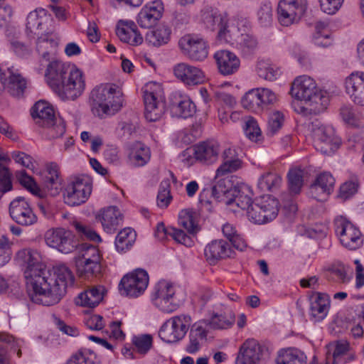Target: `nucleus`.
Listing matches in <instances>:
<instances>
[{
	"instance_id": "1",
	"label": "nucleus",
	"mask_w": 364,
	"mask_h": 364,
	"mask_svg": "<svg viewBox=\"0 0 364 364\" xmlns=\"http://www.w3.org/2000/svg\"><path fill=\"white\" fill-rule=\"evenodd\" d=\"M75 277L71 270L65 264L53 267V272L45 269L42 277L34 282V292L31 295L33 302L43 306L58 304L66 293V289L74 283Z\"/></svg>"
},
{
	"instance_id": "2",
	"label": "nucleus",
	"mask_w": 364,
	"mask_h": 364,
	"mask_svg": "<svg viewBox=\"0 0 364 364\" xmlns=\"http://www.w3.org/2000/svg\"><path fill=\"white\" fill-rule=\"evenodd\" d=\"M45 77L50 87L63 100H75L85 87L82 72L60 60L48 63Z\"/></svg>"
},
{
	"instance_id": "3",
	"label": "nucleus",
	"mask_w": 364,
	"mask_h": 364,
	"mask_svg": "<svg viewBox=\"0 0 364 364\" xmlns=\"http://www.w3.org/2000/svg\"><path fill=\"white\" fill-rule=\"evenodd\" d=\"M291 94L297 100L304 101L309 106H314L315 112L324 109L328 103L326 93L320 90L315 80L308 75L297 77L294 80Z\"/></svg>"
},
{
	"instance_id": "4",
	"label": "nucleus",
	"mask_w": 364,
	"mask_h": 364,
	"mask_svg": "<svg viewBox=\"0 0 364 364\" xmlns=\"http://www.w3.org/2000/svg\"><path fill=\"white\" fill-rule=\"evenodd\" d=\"M91 98L92 107L97 109L99 116L114 114L122 107V90L113 84L102 85L95 88L91 92Z\"/></svg>"
},
{
	"instance_id": "5",
	"label": "nucleus",
	"mask_w": 364,
	"mask_h": 364,
	"mask_svg": "<svg viewBox=\"0 0 364 364\" xmlns=\"http://www.w3.org/2000/svg\"><path fill=\"white\" fill-rule=\"evenodd\" d=\"M143 92L146 119L149 122L159 120L166 110V100L161 85L149 82L144 85Z\"/></svg>"
},
{
	"instance_id": "6",
	"label": "nucleus",
	"mask_w": 364,
	"mask_h": 364,
	"mask_svg": "<svg viewBox=\"0 0 364 364\" xmlns=\"http://www.w3.org/2000/svg\"><path fill=\"white\" fill-rule=\"evenodd\" d=\"M314 139L315 149L324 154H333L341 144L339 138L335 136L331 127L324 126L321 121L315 119L309 125Z\"/></svg>"
},
{
	"instance_id": "7",
	"label": "nucleus",
	"mask_w": 364,
	"mask_h": 364,
	"mask_svg": "<svg viewBox=\"0 0 364 364\" xmlns=\"http://www.w3.org/2000/svg\"><path fill=\"white\" fill-rule=\"evenodd\" d=\"M101 256L99 250L92 245L82 246L75 257V266L78 276L85 279L97 277L101 272Z\"/></svg>"
},
{
	"instance_id": "8",
	"label": "nucleus",
	"mask_w": 364,
	"mask_h": 364,
	"mask_svg": "<svg viewBox=\"0 0 364 364\" xmlns=\"http://www.w3.org/2000/svg\"><path fill=\"white\" fill-rule=\"evenodd\" d=\"M16 263L22 267L25 278L32 286L34 291V282L38 277H42L46 265L41 262L39 253L31 249H22L15 255Z\"/></svg>"
},
{
	"instance_id": "9",
	"label": "nucleus",
	"mask_w": 364,
	"mask_h": 364,
	"mask_svg": "<svg viewBox=\"0 0 364 364\" xmlns=\"http://www.w3.org/2000/svg\"><path fill=\"white\" fill-rule=\"evenodd\" d=\"M191 321L189 315L181 314L173 316L161 326L159 336L164 342L177 343L185 337L191 325Z\"/></svg>"
},
{
	"instance_id": "10",
	"label": "nucleus",
	"mask_w": 364,
	"mask_h": 364,
	"mask_svg": "<svg viewBox=\"0 0 364 364\" xmlns=\"http://www.w3.org/2000/svg\"><path fill=\"white\" fill-rule=\"evenodd\" d=\"M91 192L92 183L88 177H74L63 192L64 201L70 206L80 205L87 200Z\"/></svg>"
},
{
	"instance_id": "11",
	"label": "nucleus",
	"mask_w": 364,
	"mask_h": 364,
	"mask_svg": "<svg viewBox=\"0 0 364 364\" xmlns=\"http://www.w3.org/2000/svg\"><path fill=\"white\" fill-rule=\"evenodd\" d=\"M334 225L336 233L343 247L354 250L363 245V236L359 228L352 223L340 216L336 218Z\"/></svg>"
},
{
	"instance_id": "12",
	"label": "nucleus",
	"mask_w": 364,
	"mask_h": 364,
	"mask_svg": "<svg viewBox=\"0 0 364 364\" xmlns=\"http://www.w3.org/2000/svg\"><path fill=\"white\" fill-rule=\"evenodd\" d=\"M277 100V96L272 90L266 87H257L247 92L241 102L244 108L258 112L274 104Z\"/></svg>"
},
{
	"instance_id": "13",
	"label": "nucleus",
	"mask_w": 364,
	"mask_h": 364,
	"mask_svg": "<svg viewBox=\"0 0 364 364\" xmlns=\"http://www.w3.org/2000/svg\"><path fill=\"white\" fill-rule=\"evenodd\" d=\"M307 0H280L277 18L281 25L289 26L298 23L306 11Z\"/></svg>"
},
{
	"instance_id": "14",
	"label": "nucleus",
	"mask_w": 364,
	"mask_h": 364,
	"mask_svg": "<svg viewBox=\"0 0 364 364\" xmlns=\"http://www.w3.org/2000/svg\"><path fill=\"white\" fill-rule=\"evenodd\" d=\"M50 21V16L47 11L41 8L31 11L26 18V32L29 36H37V51L42 43H46L42 37L49 33L48 23Z\"/></svg>"
},
{
	"instance_id": "15",
	"label": "nucleus",
	"mask_w": 364,
	"mask_h": 364,
	"mask_svg": "<svg viewBox=\"0 0 364 364\" xmlns=\"http://www.w3.org/2000/svg\"><path fill=\"white\" fill-rule=\"evenodd\" d=\"M148 273L142 269L124 275L119 284L122 294L129 297H138L141 295L149 284Z\"/></svg>"
},
{
	"instance_id": "16",
	"label": "nucleus",
	"mask_w": 364,
	"mask_h": 364,
	"mask_svg": "<svg viewBox=\"0 0 364 364\" xmlns=\"http://www.w3.org/2000/svg\"><path fill=\"white\" fill-rule=\"evenodd\" d=\"M46 243L62 253L68 254L73 252L77 247L75 235L70 230L63 228L48 230L44 235Z\"/></svg>"
},
{
	"instance_id": "17",
	"label": "nucleus",
	"mask_w": 364,
	"mask_h": 364,
	"mask_svg": "<svg viewBox=\"0 0 364 364\" xmlns=\"http://www.w3.org/2000/svg\"><path fill=\"white\" fill-rule=\"evenodd\" d=\"M173 286L166 281L159 282L155 287L152 301L156 307L164 313H172L178 308Z\"/></svg>"
},
{
	"instance_id": "18",
	"label": "nucleus",
	"mask_w": 364,
	"mask_h": 364,
	"mask_svg": "<svg viewBox=\"0 0 364 364\" xmlns=\"http://www.w3.org/2000/svg\"><path fill=\"white\" fill-rule=\"evenodd\" d=\"M26 80L13 67L2 71L0 68V95L6 89L14 97L20 98L26 89Z\"/></svg>"
},
{
	"instance_id": "19",
	"label": "nucleus",
	"mask_w": 364,
	"mask_h": 364,
	"mask_svg": "<svg viewBox=\"0 0 364 364\" xmlns=\"http://www.w3.org/2000/svg\"><path fill=\"white\" fill-rule=\"evenodd\" d=\"M9 214L14 221L22 226L32 225L37 222V216L23 197H18L11 202Z\"/></svg>"
},
{
	"instance_id": "20",
	"label": "nucleus",
	"mask_w": 364,
	"mask_h": 364,
	"mask_svg": "<svg viewBox=\"0 0 364 364\" xmlns=\"http://www.w3.org/2000/svg\"><path fill=\"white\" fill-rule=\"evenodd\" d=\"M182 53L195 61H201L208 56V48L205 41L190 35L184 36L178 42Z\"/></svg>"
},
{
	"instance_id": "21",
	"label": "nucleus",
	"mask_w": 364,
	"mask_h": 364,
	"mask_svg": "<svg viewBox=\"0 0 364 364\" xmlns=\"http://www.w3.org/2000/svg\"><path fill=\"white\" fill-rule=\"evenodd\" d=\"M267 349L255 339L245 341L240 346L235 364H259Z\"/></svg>"
},
{
	"instance_id": "22",
	"label": "nucleus",
	"mask_w": 364,
	"mask_h": 364,
	"mask_svg": "<svg viewBox=\"0 0 364 364\" xmlns=\"http://www.w3.org/2000/svg\"><path fill=\"white\" fill-rule=\"evenodd\" d=\"M220 153V145L215 141H206L193 147V156L196 161L210 165L216 162Z\"/></svg>"
},
{
	"instance_id": "23",
	"label": "nucleus",
	"mask_w": 364,
	"mask_h": 364,
	"mask_svg": "<svg viewBox=\"0 0 364 364\" xmlns=\"http://www.w3.org/2000/svg\"><path fill=\"white\" fill-rule=\"evenodd\" d=\"M176 78L187 85H197L205 80L203 72L198 68L186 63H180L173 67Z\"/></svg>"
},
{
	"instance_id": "24",
	"label": "nucleus",
	"mask_w": 364,
	"mask_h": 364,
	"mask_svg": "<svg viewBox=\"0 0 364 364\" xmlns=\"http://www.w3.org/2000/svg\"><path fill=\"white\" fill-rule=\"evenodd\" d=\"M164 6L160 0H156L144 6L138 14L136 21L140 27L149 28L161 18Z\"/></svg>"
},
{
	"instance_id": "25",
	"label": "nucleus",
	"mask_w": 364,
	"mask_h": 364,
	"mask_svg": "<svg viewBox=\"0 0 364 364\" xmlns=\"http://www.w3.org/2000/svg\"><path fill=\"white\" fill-rule=\"evenodd\" d=\"M214 58L218 71L223 75H233L239 70L240 60L234 53L230 50H218L214 54Z\"/></svg>"
},
{
	"instance_id": "26",
	"label": "nucleus",
	"mask_w": 364,
	"mask_h": 364,
	"mask_svg": "<svg viewBox=\"0 0 364 364\" xmlns=\"http://www.w3.org/2000/svg\"><path fill=\"white\" fill-rule=\"evenodd\" d=\"M205 323L204 321H197L192 325L188 340L184 348L187 353L195 355L200 350L208 336V329H205Z\"/></svg>"
},
{
	"instance_id": "27",
	"label": "nucleus",
	"mask_w": 364,
	"mask_h": 364,
	"mask_svg": "<svg viewBox=\"0 0 364 364\" xmlns=\"http://www.w3.org/2000/svg\"><path fill=\"white\" fill-rule=\"evenodd\" d=\"M346 89L353 102L364 106V73H353L346 80Z\"/></svg>"
},
{
	"instance_id": "28",
	"label": "nucleus",
	"mask_w": 364,
	"mask_h": 364,
	"mask_svg": "<svg viewBox=\"0 0 364 364\" xmlns=\"http://www.w3.org/2000/svg\"><path fill=\"white\" fill-rule=\"evenodd\" d=\"M96 219L101 222L107 232L112 233L122 223V215L116 206H109L100 210L96 215Z\"/></svg>"
},
{
	"instance_id": "29",
	"label": "nucleus",
	"mask_w": 364,
	"mask_h": 364,
	"mask_svg": "<svg viewBox=\"0 0 364 364\" xmlns=\"http://www.w3.org/2000/svg\"><path fill=\"white\" fill-rule=\"evenodd\" d=\"M335 179L329 173L320 174L316 181L310 187L311 196L318 200H322L328 196L333 189Z\"/></svg>"
},
{
	"instance_id": "30",
	"label": "nucleus",
	"mask_w": 364,
	"mask_h": 364,
	"mask_svg": "<svg viewBox=\"0 0 364 364\" xmlns=\"http://www.w3.org/2000/svg\"><path fill=\"white\" fill-rule=\"evenodd\" d=\"M310 316L314 322L322 321L326 316L330 306L327 294L316 292L310 298Z\"/></svg>"
},
{
	"instance_id": "31",
	"label": "nucleus",
	"mask_w": 364,
	"mask_h": 364,
	"mask_svg": "<svg viewBox=\"0 0 364 364\" xmlns=\"http://www.w3.org/2000/svg\"><path fill=\"white\" fill-rule=\"evenodd\" d=\"M252 191L249 186L245 183L233 187L230 193V199L225 201V204L231 205L235 204L242 210H247L252 204Z\"/></svg>"
},
{
	"instance_id": "32",
	"label": "nucleus",
	"mask_w": 364,
	"mask_h": 364,
	"mask_svg": "<svg viewBox=\"0 0 364 364\" xmlns=\"http://www.w3.org/2000/svg\"><path fill=\"white\" fill-rule=\"evenodd\" d=\"M204 254L206 259L213 264L230 257L232 249L230 244L223 240H213L206 245Z\"/></svg>"
},
{
	"instance_id": "33",
	"label": "nucleus",
	"mask_w": 364,
	"mask_h": 364,
	"mask_svg": "<svg viewBox=\"0 0 364 364\" xmlns=\"http://www.w3.org/2000/svg\"><path fill=\"white\" fill-rule=\"evenodd\" d=\"M31 114L36 123L43 127L53 125L55 117L53 107L43 100L37 102L33 106Z\"/></svg>"
},
{
	"instance_id": "34",
	"label": "nucleus",
	"mask_w": 364,
	"mask_h": 364,
	"mask_svg": "<svg viewBox=\"0 0 364 364\" xmlns=\"http://www.w3.org/2000/svg\"><path fill=\"white\" fill-rule=\"evenodd\" d=\"M171 109L178 117L188 118L196 112V105L186 96L176 95L171 99Z\"/></svg>"
},
{
	"instance_id": "35",
	"label": "nucleus",
	"mask_w": 364,
	"mask_h": 364,
	"mask_svg": "<svg viewBox=\"0 0 364 364\" xmlns=\"http://www.w3.org/2000/svg\"><path fill=\"white\" fill-rule=\"evenodd\" d=\"M105 292L104 286L91 287L78 295L77 304L83 306L95 307L102 300Z\"/></svg>"
},
{
	"instance_id": "36",
	"label": "nucleus",
	"mask_w": 364,
	"mask_h": 364,
	"mask_svg": "<svg viewBox=\"0 0 364 364\" xmlns=\"http://www.w3.org/2000/svg\"><path fill=\"white\" fill-rule=\"evenodd\" d=\"M43 185L50 195L55 196L59 193L62 180L60 177L59 167L55 163H50L47 165Z\"/></svg>"
},
{
	"instance_id": "37",
	"label": "nucleus",
	"mask_w": 364,
	"mask_h": 364,
	"mask_svg": "<svg viewBox=\"0 0 364 364\" xmlns=\"http://www.w3.org/2000/svg\"><path fill=\"white\" fill-rule=\"evenodd\" d=\"M171 34V28L166 25L161 24L156 28L148 31L145 40L149 44L159 47L168 43Z\"/></svg>"
},
{
	"instance_id": "38",
	"label": "nucleus",
	"mask_w": 364,
	"mask_h": 364,
	"mask_svg": "<svg viewBox=\"0 0 364 364\" xmlns=\"http://www.w3.org/2000/svg\"><path fill=\"white\" fill-rule=\"evenodd\" d=\"M199 321H204L205 328L207 327L213 329H227L230 328L235 321V314L229 311L224 314H214L210 320L203 319Z\"/></svg>"
},
{
	"instance_id": "39",
	"label": "nucleus",
	"mask_w": 364,
	"mask_h": 364,
	"mask_svg": "<svg viewBox=\"0 0 364 364\" xmlns=\"http://www.w3.org/2000/svg\"><path fill=\"white\" fill-rule=\"evenodd\" d=\"M151 152L149 147L139 141L134 142L131 147L129 159L136 166H143L150 160Z\"/></svg>"
},
{
	"instance_id": "40",
	"label": "nucleus",
	"mask_w": 364,
	"mask_h": 364,
	"mask_svg": "<svg viewBox=\"0 0 364 364\" xmlns=\"http://www.w3.org/2000/svg\"><path fill=\"white\" fill-rule=\"evenodd\" d=\"M235 44L242 55L246 58L253 55L258 48L257 40L254 36L247 33L237 36Z\"/></svg>"
},
{
	"instance_id": "41",
	"label": "nucleus",
	"mask_w": 364,
	"mask_h": 364,
	"mask_svg": "<svg viewBox=\"0 0 364 364\" xmlns=\"http://www.w3.org/2000/svg\"><path fill=\"white\" fill-rule=\"evenodd\" d=\"M277 364H306V356L298 349H287L279 352Z\"/></svg>"
},
{
	"instance_id": "42",
	"label": "nucleus",
	"mask_w": 364,
	"mask_h": 364,
	"mask_svg": "<svg viewBox=\"0 0 364 364\" xmlns=\"http://www.w3.org/2000/svg\"><path fill=\"white\" fill-rule=\"evenodd\" d=\"M260 205H262L261 210L264 223L274 220L279 212V202L271 196H263L260 198Z\"/></svg>"
},
{
	"instance_id": "43",
	"label": "nucleus",
	"mask_w": 364,
	"mask_h": 364,
	"mask_svg": "<svg viewBox=\"0 0 364 364\" xmlns=\"http://www.w3.org/2000/svg\"><path fill=\"white\" fill-rule=\"evenodd\" d=\"M136 232L132 228L122 230L117 235L115 247L118 252H122L129 250L136 240Z\"/></svg>"
},
{
	"instance_id": "44",
	"label": "nucleus",
	"mask_w": 364,
	"mask_h": 364,
	"mask_svg": "<svg viewBox=\"0 0 364 364\" xmlns=\"http://www.w3.org/2000/svg\"><path fill=\"white\" fill-rule=\"evenodd\" d=\"M281 183L282 178L277 173L267 172L260 176L257 186L263 192H273L279 189Z\"/></svg>"
},
{
	"instance_id": "45",
	"label": "nucleus",
	"mask_w": 364,
	"mask_h": 364,
	"mask_svg": "<svg viewBox=\"0 0 364 364\" xmlns=\"http://www.w3.org/2000/svg\"><path fill=\"white\" fill-rule=\"evenodd\" d=\"M178 223L189 233H196L198 231L197 213L190 210H183L178 215Z\"/></svg>"
},
{
	"instance_id": "46",
	"label": "nucleus",
	"mask_w": 364,
	"mask_h": 364,
	"mask_svg": "<svg viewBox=\"0 0 364 364\" xmlns=\"http://www.w3.org/2000/svg\"><path fill=\"white\" fill-rule=\"evenodd\" d=\"M232 189L230 181L222 178L213 186L211 193L215 199L225 203L227 200L230 199Z\"/></svg>"
},
{
	"instance_id": "47",
	"label": "nucleus",
	"mask_w": 364,
	"mask_h": 364,
	"mask_svg": "<svg viewBox=\"0 0 364 364\" xmlns=\"http://www.w3.org/2000/svg\"><path fill=\"white\" fill-rule=\"evenodd\" d=\"M203 21L207 28L220 31L223 26L227 24L229 19L226 14L208 12L203 15Z\"/></svg>"
},
{
	"instance_id": "48",
	"label": "nucleus",
	"mask_w": 364,
	"mask_h": 364,
	"mask_svg": "<svg viewBox=\"0 0 364 364\" xmlns=\"http://www.w3.org/2000/svg\"><path fill=\"white\" fill-rule=\"evenodd\" d=\"M66 364H100V362L92 351L80 350L71 355Z\"/></svg>"
},
{
	"instance_id": "49",
	"label": "nucleus",
	"mask_w": 364,
	"mask_h": 364,
	"mask_svg": "<svg viewBox=\"0 0 364 364\" xmlns=\"http://www.w3.org/2000/svg\"><path fill=\"white\" fill-rule=\"evenodd\" d=\"M257 72L259 77L269 81L276 80L279 75L278 68L264 60H260L257 63Z\"/></svg>"
},
{
	"instance_id": "50",
	"label": "nucleus",
	"mask_w": 364,
	"mask_h": 364,
	"mask_svg": "<svg viewBox=\"0 0 364 364\" xmlns=\"http://www.w3.org/2000/svg\"><path fill=\"white\" fill-rule=\"evenodd\" d=\"M8 158L0 151V191L5 193L12 188L11 174L6 166L1 165V161Z\"/></svg>"
},
{
	"instance_id": "51",
	"label": "nucleus",
	"mask_w": 364,
	"mask_h": 364,
	"mask_svg": "<svg viewBox=\"0 0 364 364\" xmlns=\"http://www.w3.org/2000/svg\"><path fill=\"white\" fill-rule=\"evenodd\" d=\"M71 225L75 228L80 237L90 240L94 242H100V235L90 227L86 225L80 221L73 220Z\"/></svg>"
},
{
	"instance_id": "52",
	"label": "nucleus",
	"mask_w": 364,
	"mask_h": 364,
	"mask_svg": "<svg viewBox=\"0 0 364 364\" xmlns=\"http://www.w3.org/2000/svg\"><path fill=\"white\" fill-rule=\"evenodd\" d=\"M257 17L258 23L261 26H269L273 21L272 7L271 4H262L257 10Z\"/></svg>"
},
{
	"instance_id": "53",
	"label": "nucleus",
	"mask_w": 364,
	"mask_h": 364,
	"mask_svg": "<svg viewBox=\"0 0 364 364\" xmlns=\"http://www.w3.org/2000/svg\"><path fill=\"white\" fill-rule=\"evenodd\" d=\"M288 179L290 192L294 194L299 193L303 186V171L300 169L290 170Z\"/></svg>"
},
{
	"instance_id": "54",
	"label": "nucleus",
	"mask_w": 364,
	"mask_h": 364,
	"mask_svg": "<svg viewBox=\"0 0 364 364\" xmlns=\"http://www.w3.org/2000/svg\"><path fill=\"white\" fill-rule=\"evenodd\" d=\"M172 200L168 180L161 181L157 196V205L161 208H167Z\"/></svg>"
},
{
	"instance_id": "55",
	"label": "nucleus",
	"mask_w": 364,
	"mask_h": 364,
	"mask_svg": "<svg viewBox=\"0 0 364 364\" xmlns=\"http://www.w3.org/2000/svg\"><path fill=\"white\" fill-rule=\"evenodd\" d=\"M284 122V114L281 112H274L269 117L267 134L269 136L276 134L282 127Z\"/></svg>"
},
{
	"instance_id": "56",
	"label": "nucleus",
	"mask_w": 364,
	"mask_h": 364,
	"mask_svg": "<svg viewBox=\"0 0 364 364\" xmlns=\"http://www.w3.org/2000/svg\"><path fill=\"white\" fill-rule=\"evenodd\" d=\"M245 132L247 137L255 142L262 139V132L257 121L253 117H250L245 122Z\"/></svg>"
},
{
	"instance_id": "57",
	"label": "nucleus",
	"mask_w": 364,
	"mask_h": 364,
	"mask_svg": "<svg viewBox=\"0 0 364 364\" xmlns=\"http://www.w3.org/2000/svg\"><path fill=\"white\" fill-rule=\"evenodd\" d=\"M242 162L239 159L223 161L216 171V178L235 172L242 167Z\"/></svg>"
},
{
	"instance_id": "58",
	"label": "nucleus",
	"mask_w": 364,
	"mask_h": 364,
	"mask_svg": "<svg viewBox=\"0 0 364 364\" xmlns=\"http://www.w3.org/2000/svg\"><path fill=\"white\" fill-rule=\"evenodd\" d=\"M14 348V338L7 334H0V364H9V360L6 355L9 348Z\"/></svg>"
},
{
	"instance_id": "59",
	"label": "nucleus",
	"mask_w": 364,
	"mask_h": 364,
	"mask_svg": "<svg viewBox=\"0 0 364 364\" xmlns=\"http://www.w3.org/2000/svg\"><path fill=\"white\" fill-rule=\"evenodd\" d=\"M12 242L5 236L0 237V267L6 264L11 259L12 255Z\"/></svg>"
},
{
	"instance_id": "60",
	"label": "nucleus",
	"mask_w": 364,
	"mask_h": 364,
	"mask_svg": "<svg viewBox=\"0 0 364 364\" xmlns=\"http://www.w3.org/2000/svg\"><path fill=\"white\" fill-rule=\"evenodd\" d=\"M330 349L333 348V359L346 360L343 358L350 350V343L346 340H339L330 343L328 346Z\"/></svg>"
},
{
	"instance_id": "61",
	"label": "nucleus",
	"mask_w": 364,
	"mask_h": 364,
	"mask_svg": "<svg viewBox=\"0 0 364 364\" xmlns=\"http://www.w3.org/2000/svg\"><path fill=\"white\" fill-rule=\"evenodd\" d=\"M341 114L345 122L354 126H359L361 114L350 106H343L341 108Z\"/></svg>"
},
{
	"instance_id": "62",
	"label": "nucleus",
	"mask_w": 364,
	"mask_h": 364,
	"mask_svg": "<svg viewBox=\"0 0 364 364\" xmlns=\"http://www.w3.org/2000/svg\"><path fill=\"white\" fill-rule=\"evenodd\" d=\"M235 27H230L228 22L226 25L223 26L218 33V40L221 43L235 44V41L237 40V36L235 37L234 31Z\"/></svg>"
},
{
	"instance_id": "63",
	"label": "nucleus",
	"mask_w": 364,
	"mask_h": 364,
	"mask_svg": "<svg viewBox=\"0 0 364 364\" xmlns=\"http://www.w3.org/2000/svg\"><path fill=\"white\" fill-rule=\"evenodd\" d=\"M134 31H138L136 25L132 21H119L117 27L116 34L120 40H127V36L129 32L133 34Z\"/></svg>"
},
{
	"instance_id": "64",
	"label": "nucleus",
	"mask_w": 364,
	"mask_h": 364,
	"mask_svg": "<svg viewBox=\"0 0 364 364\" xmlns=\"http://www.w3.org/2000/svg\"><path fill=\"white\" fill-rule=\"evenodd\" d=\"M12 51L20 58H27L31 54V49L29 46L18 39L11 38L9 39Z\"/></svg>"
}]
</instances>
